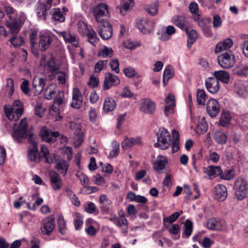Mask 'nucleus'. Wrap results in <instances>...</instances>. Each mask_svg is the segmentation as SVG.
Instances as JSON below:
<instances>
[{"instance_id": "nucleus-1", "label": "nucleus", "mask_w": 248, "mask_h": 248, "mask_svg": "<svg viewBox=\"0 0 248 248\" xmlns=\"http://www.w3.org/2000/svg\"><path fill=\"white\" fill-rule=\"evenodd\" d=\"M40 63L41 66L44 68V73L51 80L56 77L57 73L60 70V62L52 55H42Z\"/></svg>"}, {"instance_id": "nucleus-2", "label": "nucleus", "mask_w": 248, "mask_h": 248, "mask_svg": "<svg viewBox=\"0 0 248 248\" xmlns=\"http://www.w3.org/2000/svg\"><path fill=\"white\" fill-rule=\"evenodd\" d=\"M4 111L6 117L10 121H17L23 113V106L20 100H16L12 106L5 105Z\"/></svg>"}, {"instance_id": "nucleus-3", "label": "nucleus", "mask_w": 248, "mask_h": 248, "mask_svg": "<svg viewBox=\"0 0 248 248\" xmlns=\"http://www.w3.org/2000/svg\"><path fill=\"white\" fill-rule=\"evenodd\" d=\"M157 141L155 146L162 150L168 148L171 143V136L169 131L163 127L159 129L156 133Z\"/></svg>"}, {"instance_id": "nucleus-4", "label": "nucleus", "mask_w": 248, "mask_h": 248, "mask_svg": "<svg viewBox=\"0 0 248 248\" xmlns=\"http://www.w3.org/2000/svg\"><path fill=\"white\" fill-rule=\"evenodd\" d=\"M233 189L237 199L242 200L246 197L248 191V182L243 178H238L235 181Z\"/></svg>"}, {"instance_id": "nucleus-5", "label": "nucleus", "mask_w": 248, "mask_h": 248, "mask_svg": "<svg viewBox=\"0 0 248 248\" xmlns=\"http://www.w3.org/2000/svg\"><path fill=\"white\" fill-rule=\"evenodd\" d=\"M217 61L221 67L224 68H230L235 64V56L232 51H229L219 55Z\"/></svg>"}, {"instance_id": "nucleus-6", "label": "nucleus", "mask_w": 248, "mask_h": 248, "mask_svg": "<svg viewBox=\"0 0 248 248\" xmlns=\"http://www.w3.org/2000/svg\"><path fill=\"white\" fill-rule=\"evenodd\" d=\"M136 25L140 31L144 34H149L154 30L155 23L147 18H139L137 19Z\"/></svg>"}, {"instance_id": "nucleus-7", "label": "nucleus", "mask_w": 248, "mask_h": 248, "mask_svg": "<svg viewBox=\"0 0 248 248\" xmlns=\"http://www.w3.org/2000/svg\"><path fill=\"white\" fill-rule=\"evenodd\" d=\"M68 126L75 135L74 144L76 147H79L83 140L84 135L81 131V126L79 124L70 122Z\"/></svg>"}, {"instance_id": "nucleus-8", "label": "nucleus", "mask_w": 248, "mask_h": 248, "mask_svg": "<svg viewBox=\"0 0 248 248\" xmlns=\"http://www.w3.org/2000/svg\"><path fill=\"white\" fill-rule=\"evenodd\" d=\"M97 31L104 40L108 39L112 35V29L110 24L106 20L98 22Z\"/></svg>"}, {"instance_id": "nucleus-9", "label": "nucleus", "mask_w": 248, "mask_h": 248, "mask_svg": "<svg viewBox=\"0 0 248 248\" xmlns=\"http://www.w3.org/2000/svg\"><path fill=\"white\" fill-rule=\"evenodd\" d=\"M93 13L97 22L105 21L103 17L108 15V5L105 3L97 4L93 8Z\"/></svg>"}, {"instance_id": "nucleus-10", "label": "nucleus", "mask_w": 248, "mask_h": 248, "mask_svg": "<svg viewBox=\"0 0 248 248\" xmlns=\"http://www.w3.org/2000/svg\"><path fill=\"white\" fill-rule=\"evenodd\" d=\"M39 38V44L37 48L42 51H45L49 47L52 41V36L49 32L43 31L40 33Z\"/></svg>"}, {"instance_id": "nucleus-11", "label": "nucleus", "mask_w": 248, "mask_h": 248, "mask_svg": "<svg viewBox=\"0 0 248 248\" xmlns=\"http://www.w3.org/2000/svg\"><path fill=\"white\" fill-rule=\"evenodd\" d=\"M28 124L26 119L24 118L20 122V125L17 129H14L12 136L14 140L17 142L21 141V139L23 138L26 135Z\"/></svg>"}, {"instance_id": "nucleus-12", "label": "nucleus", "mask_w": 248, "mask_h": 248, "mask_svg": "<svg viewBox=\"0 0 248 248\" xmlns=\"http://www.w3.org/2000/svg\"><path fill=\"white\" fill-rule=\"evenodd\" d=\"M26 16L22 14L21 19H19L20 23H18L15 18L12 20H7L6 22V26L10 29L11 34H16L19 31L23 22L25 20Z\"/></svg>"}, {"instance_id": "nucleus-13", "label": "nucleus", "mask_w": 248, "mask_h": 248, "mask_svg": "<svg viewBox=\"0 0 248 248\" xmlns=\"http://www.w3.org/2000/svg\"><path fill=\"white\" fill-rule=\"evenodd\" d=\"M51 1H39L37 4L36 12L37 16L45 21L46 18V12L51 7Z\"/></svg>"}, {"instance_id": "nucleus-14", "label": "nucleus", "mask_w": 248, "mask_h": 248, "mask_svg": "<svg viewBox=\"0 0 248 248\" xmlns=\"http://www.w3.org/2000/svg\"><path fill=\"white\" fill-rule=\"evenodd\" d=\"M109 219L116 226L120 228L122 230L123 232L126 233L127 232L128 224L123 212L119 213V217H113L110 218Z\"/></svg>"}, {"instance_id": "nucleus-15", "label": "nucleus", "mask_w": 248, "mask_h": 248, "mask_svg": "<svg viewBox=\"0 0 248 248\" xmlns=\"http://www.w3.org/2000/svg\"><path fill=\"white\" fill-rule=\"evenodd\" d=\"M226 226V223L224 220L216 218H211L206 222V227L211 230H220Z\"/></svg>"}, {"instance_id": "nucleus-16", "label": "nucleus", "mask_w": 248, "mask_h": 248, "mask_svg": "<svg viewBox=\"0 0 248 248\" xmlns=\"http://www.w3.org/2000/svg\"><path fill=\"white\" fill-rule=\"evenodd\" d=\"M206 109L210 116L212 117H215L220 110L219 103L215 99H209L207 102Z\"/></svg>"}, {"instance_id": "nucleus-17", "label": "nucleus", "mask_w": 248, "mask_h": 248, "mask_svg": "<svg viewBox=\"0 0 248 248\" xmlns=\"http://www.w3.org/2000/svg\"><path fill=\"white\" fill-rule=\"evenodd\" d=\"M207 90L211 93H217L220 89V83L218 79L214 77H209L205 81Z\"/></svg>"}, {"instance_id": "nucleus-18", "label": "nucleus", "mask_w": 248, "mask_h": 248, "mask_svg": "<svg viewBox=\"0 0 248 248\" xmlns=\"http://www.w3.org/2000/svg\"><path fill=\"white\" fill-rule=\"evenodd\" d=\"M49 176L51 186L54 190L61 189L63 183L60 175L54 170H50L49 172Z\"/></svg>"}, {"instance_id": "nucleus-19", "label": "nucleus", "mask_w": 248, "mask_h": 248, "mask_svg": "<svg viewBox=\"0 0 248 248\" xmlns=\"http://www.w3.org/2000/svg\"><path fill=\"white\" fill-rule=\"evenodd\" d=\"M120 81L119 78L110 73H108L105 75L104 81V89L108 90L112 86H115L120 84Z\"/></svg>"}, {"instance_id": "nucleus-20", "label": "nucleus", "mask_w": 248, "mask_h": 248, "mask_svg": "<svg viewBox=\"0 0 248 248\" xmlns=\"http://www.w3.org/2000/svg\"><path fill=\"white\" fill-rule=\"evenodd\" d=\"M42 140L47 142H54L57 137L60 136L58 132H52L46 127H43L40 131Z\"/></svg>"}, {"instance_id": "nucleus-21", "label": "nucleus", "mask_w": 248, "mask_h": 248, "mask_svg": "<svg viewBox=\"0 0 248 248\" xmlns=\"http://www.w3.org/2000/svg\"><path fill=\"white\" fill-rule=\"evenodd\" d=\"M214 197L219 201H224L228 195V191L225 186L218 184L213 190Z\"/></svg>"}, {"instance_id": "nucleus-22", "label": "nucleus", "mask_w": 248, "mask_h": 248, "mask_svg": "<svg viewBox=\"0 0 248 248\" xmlns=\"http://www.w3.org/2000/svg\"><path fill=\"white\" fill-rule=\"evenodd\" d=\"M72 103L71 106L75 108H80L82 103V96L78 88H74L72 91Z\"/></svg>"}, {"instance_id": "nucleus-23", "label": "nucleus", "mask_w": 248, "mask_h": 248, "mask_svg": "<svg viewBox=\"0 0 248 248\" xmlns=\"http://www.w3.org/2000/svg\"><path fill=\"white\" fill-rule=\"evenodd\" d=\"M55 228V222L52 217L45 218L42 223L41 231L43 234H49Z\"/></svg>"}, {"instance_id": "nucleus-24", "label": "nucleus", "mask_w": 248, "mask_h": 248, "mask_svg": "<svg viewBox=\"0 0 248 248\" xmlns=\"http://www.w3.org/2000/svg\"><path fill=\"white\" fill-rule=\"evenodd\" d=\"M248 83L244 81H238L235 84V92L239 96L245 97L248 95Z\"/></svg>"}, {"instance_id": "nucleus-25", "label": "nucleus", "mask_w": 248, "mask_h": 248, "mask_svg": "<svg viewBox=\"0 0 248 248\" xmlns=\"http://www.w3.org/2000/svg\"><path fill=\"white\" fill-rule=\"evenodd\" d=\"M59 33L63 38L66 43H70L75 47L78 46V38L74 34H72L69 31L59 32Z\"/></svg>"}, {"instance_id": "nucleus-26", "label": "nucleus", "mask_w": 248, "mask_h": 248, "mask_svg": "<svg viewBox=\"0 0 248 248\" xmlns=\"http://www.w3.org/2000/svg\"><path fill=\"white\" fill-rule=\"evenodd\" d=\"M141 110L146 114H152L155 111V103L148 98L142 100Z\"/></svg>"}, {"instance_id": "nucleus-27", "label": "nucleus", "mask_w": 248, "mask_h": 248, "mask_svg": "<svg viewBox=\"0 0 248 248\" xmlns=\"http://www.w3.org/2000/svg\"><path fill=\"white\" fill-rule=\"evenodd\" d=\"M167 158L163 155H159L156 157L154 164V169L159 173H163V170L165 169L168 164Z\"/></svg>"}, {"instance_id": "nucleus-28", "label": "nucleus", "mask_w": 248, "mask_h": 248, "mask_svg": "<svg viewBox=\"0 0 248 248\" xmlns=\"http://www.w3.org/2000/svg\"><path fill=\"white\" fill-rule=\"evenodd\" d=\"M175 105L174 96L172 93H169L166 97L164 112L166 116L173 112V108Z\"/></svg>"}, {"instance_id": "nucleus-29", "label": "nucleus", "mask_w": 248, "mask_h": 248, "mask_svg": "<svg viewBox=\"0 0 248 248\" xmlns=\"http://www.w3.org/2000/svg\"><path fill=\"white\" fill-rule=\"evenodd\" d=\"M28 158L32 161L38 162L40 159V155L38 151L37 143L32 142V147L29 149L28 154Z\"/></svg>"}, {"instance_id": "nucleus-30", "label": "nucleus", "mask_w": 248, "mask_h": 248, "mask_svg": "<svg viewBox=\"0 0 248 248\" xmlns=\"http://www.w3.org/2000/svg\"><path fill=\"white\" fill-rule=\"evenodd\" d=\"M46 82L43 78L34 77L32 81V88L36 94L41 93L43 91Z\"/></svg>"}, {"instance_id": "nucleus-31", "label": "nucleus", "mask_w": 248, "mask_h": 248, "mask_svg": "<svg viewBox=\"0 0 248 248\" xmlns=\"http://www.w3.org/2000/svg\"><path fill=\"white\" fill-rule=\"evenodd\" d=\"M204 173L208 176L210 178L216 177L222 173V170L219 166H210L203 168Z\"/></svg>"}, {"instance_id": "nucleus-32", "label": "nucleus", "mask_w": 248, "mask_h": 248, "mask_svg": "<svg viewBox=\"0 0 248 248\" xmlns=\"http://www.w3.org/2000/svg\"><path fill=\"white\" fill-rule=\"evenodd\" d=\"M171 22L182 30H185L187 27V20L183 16H174L171 19Z\"/></svg>"}, {"instance_id": "nucleus-33", "label": "nucleus", "mask_w": 248, "mask_h": 248, "mask_svg": "<svg viewBox=\"0 0 248 248\" xmlns=\"http://www.w3.org/2000/svg\"><path fill=\"white\" fill-rule=\"evenodd\" d=\"M232 40L231 38H227L217 45L215 52L216 53H219L223 50H228L232 46Z\"/></svg>"}, {"instance_id": "nucleus-34", "label": "nucleus", "mask_w": 248, "mask_h": 248, "mask_svg": "<svg viewBox=\"0 0 248 248\" xmlns=\"http://www.w3.org/2000/svg\"><path fill=\"white\" fill-rule=\"evenodd\" d=\"M69 168L67 161L62 158L56 159V169L63 176L65 175Z\"/></svg>"}, {"instance_id": "nucleus-35", "label": "nucleus", "mask_w": 248, "mask_h": 248, "mask_svg": "<svg viewBox=\"0 0 248 248\" xmlns=\"http://www.w3.org/2000/svg\"><path fill=\"white\" fill-rule=\"evenodd\" d=\"M214 78H217L218 81L228 84L229 82L230 76L229 73L224 70L216 71L213 73Z\"/></svg>"}, {"instance_id": "nucleus-36", "label": "nucleus", "mask_w": 248, "mask_h": 248, "mask_svg": "<svg viewBox=\"0 0 248 248\" xmlns=\"http://www.w3.org/2000/svg\"><path fill=\"white\" fill-rule=\"evenodd\" d=\"M116 107V103L114 99L111 97H108L105 98L103 105V110L108 112L113 111Z\"/></svg>"}, {"instance_id": "nucleus-37", "label": "nucleus", "mask_w": 248, "mask_h": 248, "mask_svg": "<svg viewBox=\"0 0 248 248\" xmlns=\"http://www.w3.org/2000/svg\"><path fill=\"white\" fill-rule=\"evenodd\" d=\"M172 153L177 152L179 149L180 135L178 131L175 129L172 130Z\"/></svg>"}, {"instance_id": "nucleus-38", "label": "nucleus", "mask_w": 248, "mask_h": 248, "mask_svg": "<svg viewBox=\"0 0 248 248\" xmlns=\"http://www.w3.org/2000/svg\"><path fill=\"white\" fill-rule=\"evenodd\" d=\"M174 73V70L171 66L168 65L165 67L163 76V82L164 86L167 84L169 80L173 77Z\"/></svg>"}, {"instance_id": "nucleus-39", "label": "nucleus", "mask_w": 248, "mask_h": 248, "mask_svg": "<svg viewBox=\"0 0 248 248\" xmlns=\"http://www.w3.org/2000/svg\"><path fill=\"white\" fill-rule=\"evenodd\" d=\"M193 232V223L189 219H186L184 223V230L182 237L187 238L190 237Z\"/></svg>"}, {"instance_id": "nucleus-40", "label": "nucleus", "mask_w": 248, "mask_h": 248, "mask_svg": "<svg viewBox=\"0 0 248 248\" xmlns=\"http://www.w3.org/2000/svg\"><path fill=\"white\" fill-rule=\"evenodd\" d=\"M134 5V1H122L120 7V12L123 15H125L126 13L132 8Z\"/></svg>"}, {"instance_id": "nucleus-41", "label": "nucleus", "mask_w": 248, "mask_h": 248, "mask_svg": "<svg viewBox=\"0 0 248 248\" xmlns=\"http://www.w3.org/2000/svg\"><path fill=\"white\" fill-rule=\"evenodd\" d=\"M87 36L88 41L92 45L95 46L99 39L97 37L96 32L91 28L89 31L85 34Z\"/></svg>"}, {"instance_id": "nucleus-42", "label": "nucleus", "mask_w": 248, "mask_h": 248, "mask_svg": "<svg viewBox=\"0 0 248 248\" xmlns=\"http://www.w3.org/2000/svg\"><path fill=\"white\" fill-rule=\"evenodd\" d=\"M188 36L187 46L188 48H190L192 44L195 42L197 37V32L195 30H191L189 31L187 28L185 30Z\"/></svg>"}, {"instance_id": "nucleus-43", "label": "nucleus", "mask_w": 248, "mask_h": 248, "mask_svg": "<svg viewBox=\"0 0 248 248\" xmlns=\"http://www.w3.org/2000/svg\"><path fill=\"white\" fill-rule=\"evenodd\" d=\"M215 140L220 144H224L227 140V137L224 132L217 130L214 134Z\"/></svg>"}, {"instance_id": "nucleus-44", "label": "nucleus", "mask_w": 248, "mask_h": 248, "mask_svg": "<svg viewBox=\"0 0 248 248\" xmlns=\"http://www.w3.org/2000/svg\"><path fill=\"white\" fill-rule=\"evenodd\" d=\"M158 3L157 1L154 2L145 7V11L151 16H154L158 13Z\"/></svg>"}, {"instance_id": "nucleus-45", "label": "nucleus", "mask_w": 248, "mask_h": 248, "mask_svg": "<svg viewBox=\"0 0 248 248\" xmlns=\"http://www.w3.org/2000/svg\"><path fill=\"white\" fill-rule=\"evenodd\" d=\"M52 18L54 20L63 22L65 21V17L60 8H54L52 11Z\"/></svg>"}, {"instance_id": "nucleus-46", "label": "nucleus", "mask_w": 248, "mask_h": 248, "mask_svg": "<svg viewBox=\"0 0 248 248\" xmlns=\"http://www.w3.org/2000/svg\"><path fill=\"white\" fill-rule=\"evenodd\" d=\"M166 229L172 235H177L180 232V227L177 224H164Z\"/></svg>"}, {"instance_id": "nucleus-47", "label": "nucleus", "mask_w": 248, "mask_h": 248, "mask_svg": "<svg viewBox=\"0 0 248 248\" xmlns=\"http://www.w3.org/2000/svg\"><path fill=\"white\" fill-rule=\"evenodd\" d=\"M57 78L59 84L65 85L69 78V74L67 71L59 70L57 73Z\"/></svg>"}, {"instance_id": "nucleus-48", "label": "nucleus", "mask_w": 248, "mask_h": 248, "mask_svg": "<svg viewBox=\"0 0 248 248\" xmlns=\"http://www.w3.org/2000/svg\"><path fill=\"white\" fill-rule=\"evenodd\" d=\"M6 95L11 97L14 92V80L11 78H8L6 80V84L4 88Z\"/></svg>"}, {"instance_id": "nucleus-49", "label": "nucleus", "mask_w": 248, "mask_h": 248, "mask_svg": "<svg viewBox=\"0 0 248 248\" xmlns=\"http://www.w3.org/2000/svg\"><path fill=\"white\" fill-rule=\"evenodd\" d=\"M57 105H55V104L52 106L49 109V114L51 116L53 117V119L55 121H60L62 119V117L59 114V109Z\"/></svg>"}, {"instance_id": "nucleus-50", "label": "nucleus", "mask_w": 248, "mask_h": 248, "mask_svg": "<svg viewBox=\"0 0 248 248\" xmlns=\"http://www.w3.org/2000/svg\"><path fill=\"white\" fill-rule=\"evenodd\" d=\"M207 99L205 92L203 90L198 89L197 92V100L199 105H203Z\"/></svg>"}, {"instance_id": "nucleus-51", "label": "nucleus", "mask_w": 248, "mask_h": 248, "mask_svg": "<svg viewBox=\"0 0 248 248\" xmlns=\"http://www.w3.org/2000/svg\"><path fill=\"white\" fill-rule=\"evenodd\" d=\"M182 213V211H181L180 212H176L170 217H164L163 218L164 224H172L173 222H175L178 218V217Z\"/></svg>"}, {"instance_id": "nucleus-52", "label": "nucleus", "mask_w": 248, "mask_h": 248, "mask_svg": "<svg viewBox=\"0 0 248 248\" xmlns=\"http://www.w3.org/2000/svg\"><path fill=\"white\" fill-rule=\"evenodd\" d=\"M114 51L111 47L104 46L99 51V55L103 58L111 57L113 55Z\"/></svg>"}, {"instance_id": "nucleus-53", "label": "nucleus", "mask_w": 248, "mask_h": 248, "mask_svg": "<svg viewBox=\"0 0 248 248\" xmlns=\"http://www.w3.org/2000/svg\"><path fill=\"white\" fill-rule=\"evenodd\" d=\"M234 72L236 75L241 76H248V65H241L236 67Z\"/></svg>"}, {"instance_id": "nucleus-54", "label": "nucleus", "mask_w": 248, "mask_h": 248, "mask_svg": "<svg viewBox=\"0 0 248 248\" xmlns=\"http://www.w3.org/2000/svg\"><path fill=\"white\" fill-rule=\"evenodd\" d=\"M232 119L231 114L228 112H223L221 113L220 119V124L223 126L227 125Z\"/></svg>"}, {"instance_id": "nucleus-55", "label": "nucleus", "mask_w": 248, "mask_h": 248, "mask_svg": "<svg viewBox=\"0 0 248 248\" xmlns=\"http://www.w3.org/2000/svg\"><path fill=\"white\" fill-rule=\"evenodd\" d=\"M74 223L75 229L77 230H79L83 223V220L82 216L78 213H75L74 215Z\"/></svg>"}, {"instance_id": "nucleus-56", "label": "nucleus", "mask_w": 248, "mask_h": 248, "mask_svg": "<svg viewBox=\"0 0 248 248\" xmlns=\"http://www.w3.org/2000/svg\"><path fill=\"white\" fill-rule=\"evenodd\" d=\"M38 35V32L36 30L31 31L30 34V41L32 49L37 50V43L35 40Z\"/></svg>"}, {"instance_id": "nucleus-57", "label": "nucleus", "mask_w": 248, "mask_h": 248, "mask_svg": "<svg viewBox=\"0 0 248 248\" xmlns=\"http://www.w3.org/2000/svg\"><path fill=\"white\" fill-rule=\"evenodd\" d=\"M77 26L79 33L82 36L85 35L90 29L88 28L87 24L82 21H79Z\"/></svg>"}, {"instance_id": "nucleus-58", "label": "nucleus", "mask_w": 248, "mask_h": 248, "mask_svg": "<svg viewBox=\"0 0 248 248\" xmlns=\"http://www.w3.org/2000/svg\"><path fill=\"white\" fill-rule=\"evenodd\" d=\"M41 151L45 158L46 162L49 164H51L53 160V158L49 154V151L45 145H42Z\"/></svg>"}, {"instance_id": "nucleus-59", "label": "nucleus", "mask_w": 248, "mask_h": 248, "mask_svg": "<svg viewBox=\"0 0 248 248\" xmlns=\"http://www.w3.org/2000/svg\"><path fill=\"white\" fill-rule=\"evenodd\" d=\"M208 129V124L207 123L202 120L197 125L196 128V133L199 134H203Z\"/></svg>"}, {"instance_id": "nucleus-60", "label": "nucleus", "mask_w": 248, "mask_h": 248, "mask_svg": "<svg viewBox=\"0 0 248 248\" xmlns=\"http://www.w3.org/2000/svg\"><path fill=\"white\" fill-rule=\"evenodd\" d=\"M58 224L59 232L62 234H65L66 232V224L64 218L62 216H59Z\"/></svg>"}, {"instance_id": "nucleus-61", "label": "nucleus", "mask_w": 248, "mask_h": 248, "mask_svg": "<svg viewBox=\"0 0 248 248\" xmlns=\"http://www.w3.org/2000/svg\"><path fill=\"white\" fill-rule=\"evenodd\" d=\"M112 150L110 152L108 157L113 158L118 155L119 149V143L115 140L112 142Z\"/></svg>"}, {"instance_id": "nucleus-62", "label": "nucleus", "mask_w": 248, "mask_h": 248, "mask_svg": "<svg viewBox=\"0 0 248 248\" xmlns=\"http://www.w3.org/2000/svg\"><path fill=\"white\" fill-rule=\"evenodd\" d=\"M108 61L106 60H101L98 61L94 66V72L99 73L102 70L105 69L107 65Z\"/></svg>"}, {"instance_id": "nucleus-63", "label": "nucleus", "mask_w": 248, "mask_h": 248, "mask_svg": "<svg viewBox=\"0 0 248 248\" xmlns=\"http://www.w3.org/2000/svg\"><path fill=\"white\" fill-rule=\"evenodd\" d=\"M10 41L16 47L21 46L24 43V39L21 36H14L10 39Z\"/></svg>"}, {"instance_id": "nucleus-64", "label": "nucleus", "mask_w": 248, "mask_h": 248, "mask_svg": "<svg viewBox=\"0 0 248 248\" xmlns=\"http://www.w3.org/2000/svg\"><path fill=\"white\" fill-rule=\"evenodd\" d=\"M124 45L125 47L130 49H134L140 45V43L135 42L130 40H126L124 43Z\"/></svg>"}]
</instances>
